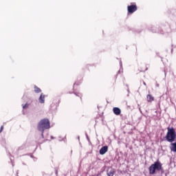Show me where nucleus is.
I'll return each mask as SVG.
<instances>
[{
	"instance_id": "1",
	"label": "nucleus",
	"mask_w": 176,
	"mask_h": 176,
	"mask_svg": "<svg viewBox=\"0 0 176 176\" xmlns=\"http://www.w3.org/2000/svg\"><path fill=\"white\" fill-rule=\"evenodd\" d=\"M37 129L39 131L42 132V135H43L45 130L50 129V121L49 119L44 118L41 120L38 124Z\"/></svg>"
},
{
	"instance_id": "2",
	"label": "nucleus",
	"mask_w": 176,
	"mask_h": 176,
	"mask_svg": "<svg viewBox=\"0 0 176 176\" xmlns=\"http://www.w3.org/2000/svg\"><path fill=\"white\" fill-rule=\"evenodd\" d=\"M163 170L162 162L156 161L154 164H151L148 168L150 175H153L156 173V171H162Z\"/></svg>"
},
{
	"instance_id": "3",
	"label": "nucleus",
	"mask_w": 176,
	"mask_h": 176,
	"mask_svg": "<svg viewBox=\"0 0 176 176\" xmlns=\"http://www.w3.org/2000/svg\"><path fill=\"white\" fill-rule=\"evenodd\" d=\"M167 130H168V132L165 137L166 141H168V142H174V141H175V137H176L175 129H174L173 127L172 128L168 127Z\"/></svg>"
},
{
	"instance_id": "4",
	"label": "nucleus",
	"mask_w": 176,
	"mask_h": 176,
	"mask_svg": "<svg viewBox=\"0 0 176 176\" xmlns=\"http://www.w3.org/2000/svg\"><path fill=\"white\" fill-rule=\"evenodd\" d=\"M138 8L137 7V4L135 3H131V5L127 6L128 13L129 14H133L134 12H137Z\"/></svg>"
},
{
	"instance_id": "5",
	"label": "nucleus",
	"mask_w": 176,
	"mask_h": 176,
	"mask_svg": "<svg viewBox=\"0 0 176 176\" xmlns=\"http://www.w3.org/2000/svg\"><path fill=\"white\" fill-rule=\"evenodd\" d=\"M107 152H108V146H102L99 151L100 155H105V153H107Z\"/></svg>"
},
{
	"instance_id": "6",
	"label": "nucleus",
	"mask_w": 176,
	"mask_h": 176,
	"mask_svg": "<svg viewBox=\"0 0 176 176\" xmlns=\"http://www.w3.org/2000/svg\"><path fill=\"white\" fill-rule=\"evenodd\" d=\"M113 112L114 115H116L117 116H119L122 113V110H120L118 107H114L113 109Z\"/></svg>"
},
{
	"instance_id": "7",
	"label": "nucleus",
	"mask_w": 176,
	"mask_h": 176,
	"mask_svg": "<svg viewBox=\"0 0 176 176\" xmlns=\"http://www.w3.org/2000/svg\"><path fill=\"white\" fill-rule=\"evenodd\" d=\"M139 71H140V72H145V71H148V66L146 65H142L140 67Z\"/></svg>"
},
{
	"instance_id": "8",
	"label": "nucleus",
	"mask_w": 176,
	"mask_h": 176,
	"mask_svg": "<svg viewBox=\"0 0 176 176\" xmlns=\"http://www.w3.org/2000/svg\"><path fill=\"white\" fill-rule=\"evenodd\" d=\"M146 100H147L148 102H152V101H155V97H153L151 94H148L146 96Z\"/></svg>"
},
{
	"instance_id": "9",
	"label": "nucleus",
	"mask_w": 176,
	"mask_h": 176,
	"mask_svg": "<svg viewBox=\"0 0 176 176\" xmlns=\"http://www.w3.org/2000/svg\"><path fill=\"white\" fill-rule=\"evenodd\" d=\"M38 101L41 104H45V94H41L39 98Z\"/></svg>"
},
{
	"instance_id": "10",
	"label": "nucleus",
	"mask_w": 176,
	"mask_h": 176,
	"mask_svg": "<svg viewBox=\"0 0 176 176\" xmlns=\"http://www.w3.org/2000/svg\"><path fill=\"white\" fill-rule=\"evenodd\" d=\"M170 151L176 153V142L171 144Z\"/></svg>"
},
{
	"instance_id": "11",
	"label": "nucleus",
	"mask_w": 176,
	"mask_h": 176,
	"mask_svg": "<svg viewBox=\"0 0 176 176\" xmlns=\"http://www.w3.org/2000/svg\"><path fill=\"white\" fill-rule=\"evenodd\" d=\"M34 89L35 93H41L42 91L41 88L38 87L36 85H34Z\"/></svg>"
},
{
	"instance_id": "12",
	"label": "nucleus",
	"mask_w": 176,
	"mask_h": 176,
	"mask_svg": "<svg viewBox=\"0 0 176 176\" xmlns=\"http://www.w3.org/2000/svg\"><path fill=\"white\" fill-rule=\"evenodd\" d=\"M108 176H113L115 175V170L112 169L109 172H107Z\"/></svg>"
},
{
	"instance_id": "13",
	"label": "nucleus",
	"mask_w": 176,
	"mask_h": 176,
	"mask_svg": "<svg viewBox=\"0 0 176 176\" xmlns=\"http://www.w3.org/2000/svg\"><path fill=\"white\" fill-rule=\"evenodd\" d=\"M30 104H28V103H26L25 104H23V109H25L26 108H28Z\"/></svg>"
},
{
	"instance_id": "14",
	"label": "nucleus",
	"mask_w": 176,
	"mask_h": 176,
	"mask_svg": "<svg viewBox=\"0 0 176 176\" xmlns=\"http://www.w3.org/2000/svg\"><path fill=\"white\" fill-rule=\"evenodd\" d=\"M2 131H3V125H2V126H1V129H0V133H1Z\"/></svg>"
},
{
	"instance_id": "15",
	"label": "nucleus",
	"mask_w": 176,
	"mask_h": 176,
	"mask_svg": "<svg viewBox=\"0 0 176 176\" xmlns=\"http://www.w3.org/2000/svg\"><path fill=\"white\" fill-rule=\"evenodd\" d=\"M144 86H146V83L145 82H144Z\"/></svg>"
}]
</instances>
